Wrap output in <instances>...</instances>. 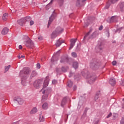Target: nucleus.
Wrapping results in <instances>:
<instances>
[{"label": "nucleus", "instance_id": "1", "mask_svg": "<svg viewBox=\"0 0 124 124\" xmlns=\"http://www.w3.org/2000/svg\"><path fill=\"white\" fill-rule=\"evenodd\" d=\"M81 74L85 78L88 79L87 82L90 84V85L93 84V83L95 82V80H96V76H95V74L92 75L90 74V72L88 71L82 72Z\"/></svg>", "mask_w": 124, "mask_h": 124}, {"label": "nucleus", "instance_id": "2", "mask_svg": "<svg viewBox=\"0 0 124 124\" xmlns=\"http://www.w3.org/2000/svg\"><path fill=\"white\" fill-rule=\"evenodd\" d=\"M30 72H31V69L29 67H25L23 69L22 71H20L19 76L21 77V83L23 86H25V84H26V80H27V77L25 75H27L28 74H30Z\"/></svg>", "mask_w": 124, "mask_h": 124}, {"label": "nucleus", "instance_id": "3", "mask_svg": "<svg viewBox=\"0 0 124 124\" xmlns=\"http://www.w3.org/2000/svg\"><path fill=\"white\" fill-rule=\"evenodd\" d=\"M24 37H25V38H29V39L27 41L24 42V44L27 47V48L32 49V47H34V43H33V42H32L31 39L29 38V36L27 35L24 36Z\"/></svg>", "mask_w": 124, "mask_h": 124}, {"label": "nucleus", "instance_id": "4", "mask_svg": "<svg viewBox=\"0 0 124 124\" xmlns=\"http://www.w3.org/2000/svg\"><path fill=\"white\" fill-rule=\"evenodd\" d=\"M99 65H100V64H99V62H98V60L93 59L91 61L90 63V66L91 68H93V69H97Z\"/></svg>", "mask_w": 124, "mask_h": 124}, {"label": "nucleus", "instance_id": "5", "mask_svg": "<svg viewBox=\"0 0 124 124\" xmlns=\"http://www.w3.org/2000/svg\"><path fill=\"white\" fill-rule=\"evenodd\" d=\"M51 93H52V88H51V87H47L46 90H44L43 92V93L45 94L43 95L42 100H43V99H47L48 96L51 94Z\"/></svg>", "mask_w": 124, "mask_h": 124}, {"label": "nucleus", "instance_id": "6", "mask_svg": "<svg viewBox=\"0 0 124 124\" xmlns=\"http://www.w3.org/2000/svg\"><path fill=\"white\" fill-rule=\"evenodd\" d=\"M56 17H57V14L55 13V11L52 12V15L49 18V20L47 24V28H49L51 24H52V22L56 18Z\"/></svg>", "mask_w": 124, "mask_h": 124}, {"label": "nucleus", "instance_id": "7", "mask_svg": "<svg viewBox=\"0 0 124 124\" xmlns=\"http://www.w3.org/2000/svg\"><path fill=\"white\" fill-rule=\"evenodd\" d=\"M42 83H43V79H38L34 81L33 86L36 89H39L41 85H42Z\"/></svg>", "mask_w": 124, "mask_h": 124}, {"label": "nucleus", "instance_id": "8", "mask_svg": "<svg viewBox=\"0 0 124 124\" xmlns=\"http://www.w3.org/2000/svg\"><path fill=\"white\" fill-rule=\"evenodd\" d=\"M104 48V44L102 42H99L96 46V49L98 51H102Z\"/></svg>", "mask_w": 124, "mask_h": 124}, {"label": "nucleus", "instance_id": "9", "mask_svg": "<svg viewBox=\"0 0 124 124\" xmlns=\"http://www.w3.org/2000/svg\"><path fill=\"white\" fill-rule=\"evenodd\" d=\"M99 33H98V31H95L93 32L91 36L88 37L87 38V40H90V39H93V38H95L97 35H98Z\"/></svg>", "mask_w": 124, "mask_h": 124}, {"label": "nucleus", "instance_id": "10", "mask_svg": "<svg viewBox=\"0 0 124 124\" xmlns=\"http://www.w3.org/2000/svg\"><path fill=\"white\" fill-rule=\"evenodd\" d=\"M14 101L15 102L17 101L19 105H22L24 103V100L20 97H16L14 98Z\"/></svg>", "mask_w": 124, "mask_h": 124}, {"label": "nucleus", "instance_id": "11", "mask_svg": "<svg viewBox=\"0 0 124 124\" xmlns=\"http://www.w3.org/2000/svg\"><path fill=\"white\" fill-rule=\"evenodd\" d=\"M76 41H77V38L71 39L69 50H71V49H72V48L75 46V43H76Z\"/></svg>", "mask_w": 124, "mask_h": 124}, {"label": "nucleus", "instance_id": "12", "mask_svg": "<svg viewBox=\"0 0 124 124\" xmlns=\"http://www.w3.org/2000/svg\"><path fill=\"white\" fill-rule=\"evenodd\" d=\"M86 0H77L76 3V6L78 7H81V6H83V3L85 2Z\"/></svg>", "mask_w": 124, "mask_h": 124}, {"label": "nucleus", "instance_id": "13", "mask_svg": "<svg viewBox=\"0 0 124 124\" xmlns=\"http://www.w3.org/2000/svg\"><path fill=\"white\" fill-rule=\"evenodd\" d=\"M101 96V94L100 93V91H97L96 93V94L94 97V101H97V100H98V98H99V97H100Z\"/></svg>", "mask_w": 124, "mask_h": 124}, {"label": "nucleus", "instance_id": "14", "mask_svg": "<svg viewBox=\"0 0 124 124\" xmlns=\"http://www.w3.org/2000/svg\"><path fill=\"white\" fill-rule=\"evenodd\" d=\"M93 32V28H91L90 29L89 31L84 36V38H83V40H87V38H88V37H90V34L91 33V32Z\"/></svg>", "mask_w": 124, "mask_h": 124}, {"label": "nucleus", "instance_id": "15", "mask_svg": "<svg viewBox=\"0 0 124 124\" xmlns=\"http://www.w3.org/2000/svg\"><path fill=\"white\" fill-rule=\"evenodd\" d=\"M38 74V73H37V72H36L35 70H33L31 73V75L30 77V79H32L33 77H35L36 76H37Z\"/></svg>", "mask_w": 124, "mask_h": 124}, {"label": "nucleus", "instance_id": "16", "mask_svg": "<svg viewBox=\"0 0 124 124\" xmlns=\"http://www.w3.org/2000/svg\"><path fill=\"white\" fill-rule=\"evenodd\" d=\"M62 43H64V40H62L61 41L60 40V39H59L55 43V46H56V47H60V46H61V45L62 44Z\"/></svg>", "mask_w": 124, "mask_h": 124}, {"label": "nucleus", "instance_id": "17", "mask_svg": "<svg viewBox=\"0 0 124 124\" xmlns=\"http://www.w3.org/2000/svg\"><path fill=\"white\" fill-rule=\"evenodd\" d=\"M55 31L59 34H61L62 33V32L63 31V28L61 27H58L56 29Z\"/></svg>", "mask_w": 124, "mask_h": 124}, {"label": "nucleus", "instance_id": "18", "mask_svg": "<svg viewBox=\"0 0 124 124\" xmlns=\"http://www.w3.org/2000/svg\"><path fill=\"white\" fill-rule=\"evenodd\" d=\"M17 23L19 25H20V26H23V25L26 23L25 21V18L23 17L17 20Z\"/></svg>", "mask_w": 124, "mask_h": 124}, {"label": "nucleus", "instance_id": "19", "mask_svg": "<svg viewBox=\"0 0 124 124\" xmlns=\"http://www.w3.org/2000/svg\"><path fill=\"white\" fill-rule=\"evenodd\" d=\"M59 35V34L57 33V32L55 30L52 32V33L51 34V39H54V38H56L57 36Z\"/></svg>", "mask_w": 124, "mask_h": 124}, {"label": "nucleus", "instance_id": "20", "mask_svg": "<svg viewBox=\"0 0 124 124\" xmlns=\"http://www.w3.org/2000/svg\"><path fill=\"white\" fill-rule=\"evenodd\" d=\"M8 31H9V29L7 28H4L1 31V34L3 35H5V34H7L8 33Z\"/></svg>", "mask_w": 124, "mask_h": 124}, {"label": "nucleus", "instance_id": "21", "mask_svg": "<svg viewBox=\"0 0 124 124\" xmlns=\"http://www.w3.org/2000/svg\"><path fill=\"white\" fill-rule=\"evenodd\" d=\"M72 65L75 69H78V67H79V63L77 61H75L73 62Z\"/></svg>", "mask_w": 124, "mask_h": 124}, {"label": "nucleus", "instance_id": "22", "mask_svg": "<svg viewBox=\"0 0 124 124\" xmlns=\"http://www.w3.org/2000/svg\"><path fill=\"white\" fill-rule=\"evenodd\" d=\"M69 60L68 59V58L67 57H64V58H62L61 60L60 61V62L61 63H62L63 62H68Z\"/></svg>", "mask_w": 124, "mask_h": 124}, {"label": "nucleus", "instance_id": "23", "mask_svg": "<svg viewBox=\"0 0 124 124\" xmlns=\"http://www.w3.org/2000/svg\"><path fill=\"white\" fill-rule=\"evenodd\" d=\"M67 101V100L66 99V97H64L61 102V105L62 107H64V105L66 104Z\"/></svg>", "mask_w": 124, "mask_h": 124}, {"label": "nucleus", "instance_id": "24", "mask_svg": "<svg viewBox=\"0 0 124 124\" xmlns=\"http://www.w3.org/2000/svg\"><path fill=\"white\" fill-rule=\"evenodd\" d=\"M109 83L111 86H114L116 84V79L114 78H111L109 80Z\"/></svg>", "mask_w": 124, "mask_h": 124}, {"label": "nucleus", "instance_id": "25", "mask_svg": "<svg viewBox=\"0 0 124 124\" xmlns=\"http://www.w3.org/2000/svg\"><path fill=\"white\" fill-rule=\"evenodd\" d=\"M110 23H115L117 22V17L116 16H112L109 19Z\"/></svg>", "mask_w": 124, "mask_h": 124}, {"label": "nucleus", "instance_id": "26", "mask_svg": "<svg viewBox=\"0 0 124 124\" xmlns=\"http://www.w3.org/2000/svg\"><path fill=\"white\" fill-rule=\"evenodd\" d=\"M42 116V112H41L40 114H39V120L40 123H41L42 122H44V121H45L44 116H42Z\"/></svg>", "mask_w": 124, "mask_h": 124}, {"label": "nucleus", "instance_id": "27", "mask_svg": "<svg viewBox=\"0 0 124 124\" xmlns=\"http://www.w3.org/2000/svg\"><path fill=\"white\" fill-rule=\"evenodd\" d=\"M48 85H49V81H48V80L47 79L45 80L44 82L43 89H45V88H46V87H47Z\"/></svg>", "mask_w": 124, "mask_h": 124}, {"label": "nucleus", "instance_id": "28", "mask_svg": "<svg viewBox=\"0 0 124 124\" xmlns=\"http://www.w3.org/2000/svg\"><path fill=\"white\" fill-rule=\"evenodd\" d=\"M120 8L122 12L124 11V2H122L120 4Z\"/></svg>", "mask_w": 124, "mask_h": 124}, {"label": "nucleus", "instance_id": "29", "mask_svg": "<svg viewBox=\"0 0 124 124\" xmlns=\"http://www.w3.org/2000/svg\"><path fill=\"white\" fill-rule=\"evenodd\" d=\"M42 108L44 110H47L48 109V103H45L43 105H42Z\"/></svg>", "mask_w": 124, "mask_h": 124}, {"label": "nucleus", "instance_id": "30", "mask_svg": "<svg viewBox=\"0 0 124 124\" xmlns=\"http://www.w3.org/2000/svg\"><path fill=\"white\" fill-rule=\"evenodd\" d=\"M8 14L7 13H5L2 16V20L3 21H6L7 20V17H8Z\"/></svg>", "mask_w": 124, "mask_h": 124}, {"label": "nucleus", "instance_id": "31", "mask_svg": "<svg viewBox=\"0 0 124 124\" xmlns=\"http://www.w3.org/2000/svg\"><path fill=\"white\" fill-rule=\"evenodd\" d=\"M56 1H58L59 4L60 5V6L63 5V2H64V0H56Z\"/></svg>", "mask_w": 124, "mask_h": 124}, {"label": "nucleus", "instance_id": "32", "mask_svg": "<svg viewBox=\"0 0 124 124\" xmlns=\"http://www.w3.org/2000/svg\"><path fill=\"white\" fill-rule=\"evenodd\" d=\"M24 18L25 23L26 22H30L31 20V16H26Z\"/></svg>", "mask_w": 124, "mask_h": 124}, {"label": "nucleus", "instance_id": "33", "mask_svg": "<svg viewBox=\"0 0 124 124\" xmlns=\"http://www.w3.org/2000/svg\"><path fill=\"white\" fill-rule=\"evenodd\" d=\"M37 112V108H34L30 112V114H35Z\"/></svg>", "mask_w": 124, "mask_h": 124}, {"label": "nucleus", "instance_id": "34", "mask_svg": "<svg viewBox=\"0 0 124 124\" xmlns=\"http://www.w3.org/2000/svg\"><path fill=\"white\" fill-rule=\"evenodd\" d=\"M105 33L108 34V36L110 35V33L109 32V28L106 27L105 29Z\"/></svg>", "mask_w": 124, "mask_h": 124}, {"label": "nucleus", "instance_id": "35", "mask_svg": "<svg viewBox=\"0 0 124 124\" xmlns=\"http://www.w3.org/2000/svg\"><path fill=\"white\" fill-rule=\"evenodd\" d=\"M53 1H54V0H51L50 2L46 5V9H49V8H50V5L52 4V2H53Z\"/></svg>", "mask_w": 124, "mask_h": 124}, {"label": "nucleus", "instance_id": "36", "mask_svg": "<svg viewBox=\"0 0 124 124\" xmlns=\"http://www.w3.org/2000/svg\"><path fill=\"white\" fill-rule=\"evenodd\" d=\"M73 85V82H72V81H71V80H69L68 82L67 86H68V87H69V88H71V87H72Z\"/></svg>", "mask_w": 124, "mask_h": 124}, {"label": "nucleus", "instance_id": "37", "mask_svg": "<svg viewBox=\"0 0 124 124\" xmlns=\"http://www.w3.org/2000/svg\"><path fill=\"white\" fill-rule=\"evenodd\" d=\"M81 47V43H79L78 44H77L76 50L77 51H79L80 50V48Z\"/></svg>", "mask_w": 124, "mask_h": 124}, {"label": "nucleus", "instance_id": "38", "mask_svg": "<svg viewBox=\"0 0 124 124\" xmlns=\"http://www.w3.org/2000/svg\"><path fill=\"white\" fill-rule=\"evenodd\" d=\"M110 2H108L106 6L104 7V9H108V8H109V7H110Z\"/></svg>", "mask_w": 124, "mask_h": 124}, {"label": "nucleus", "instance_id": "39", "mask_svg": "<svg viewBox=\"0 0 124 124\" xmlns=\"http://www.w3.org/2000/svg\"><path fill=\"white\" fill-rule=\"evenodd\" d=\"M71 55H72V57H73V58H76L77 57V53H76V52H72L71 53Z\"/></svg>", "mask_w": 124, "mask_h": 124}, {"label": "nucleus", "instance_id": "40", "mask_svg": "<svg viewBox=\"0 0 124 124\" xmlns=\"http://www.w3.org/2000/svg\"><path fill=\"white\" fill-rule=\"evenodd\" d=\"M10 65H8L7 66H5V71L7 72L8 70L10 68Z\"/></svg>", "mask_w": 124, "mask_h": 124}, {"label": "nucleus", "instance_id": "41", "mask_svg": "<svg viewBox=\"0 0 124 124\" xmlns=\"http://www.w3.org/2000/svg\"><path fill=\"white\" fill-rule=\"evenodd\" d=\"M120 124H124V115L122 117L120 121Z\"/></svg>", "mask_w": 124, "mask_h": 124}, {"label": "nucleus", "instance_id": "42", "mask_svg": "<svg viewBox=\"0 0 124 124\" xmlns=\"http://www.w3.org/2000/svg\"><path fill=\"white\" fill-rule=\"evenodd\" d=\"M61 70L62 72H66L67 71L66 69L63 66L62 67Z\"/></svg>", "mask_w": 124, "mask_h": 124}, {"label": "nucleus", "instance_id": "43", "mask_svg": "<svg viewBox=\"0 0 124 124\" xmlns=\"http://www.w3.org/2000/svg\"><path fill=\"white\" fill-rule=\"evenodd\" d=\"M56 72H57L58 74H61V69H60L59 68H56Z\"/></svg>", "mask_w": 124, "mask_h": 124}, {"label": "nucleus", "instance_id": "44", "mask_svg": "<svg viewBox=\"0 0 124 124\" xmlns=\"http://www.w3.org/2000/svg\"><path fill=\"white\" fill-rule=\"evenodd\" d=\"M56 56L55 54H54L53 56L52 57V58L51 59V62H55V58H56Z\"/></svg>", "mask_w": 124, "mask_h": 124}, {"label": "nucleus", "instance_id": "45", "mask_svg": "<svg viewBox=\"0 0 124 124\" xmlns=\"http://www.w3.org/2000/svg\"><path fill=\"white\" fill-rule=\"evenodd\" d=\"M40 67H41V66L40 65V63H37L36 64V68H37L38 69H40Z\"/></svg>", "mask_w": 124, "mask_h": 124}, {"label": "nucleus", "instance_id": "46", "mask_svg": "<svg viewBox=\"0 0 124 124\" xmlns=\"http://www.w3.org/2000/svg\"><path fill=\"white\" fill-rule=\"evenodd\" d=\"M110 1L112 3H116V2L119 1V0H110Z\"/></svg>", "mask_w": 124, "mask_h": 124}, {"label": "nucleus", "instance_id": "47", "mask_svg": "<svg viewBox=\"0 0 124 124\" xmlns=\"http://www.w3.org/2000/svg\"><path fill=\"white\" fill-rule=\"evenodd\" d=\"M58 83V81L56 79H54L52 81V83L54 85L57 84Z\"/></svg>", "mask_w": 124, "mask_h": 124}, {"label": "nucleus", "instance_id": "48", "mask_svg": "<svg viewBox=\"0 0 124 124\" xmlns=\"http://www.w3.org/2000/svg\"><path fill=\"white\" fill-rule=\"evenodd\" d=\"M33 24H34V21H33V20H31V19L30 21V26H32V25H33Z\"/></svg>", "mask_w": 124, "mask_h": 124}, {"label": "nucleus", "instance_id": "49", "mask_svg": "<svg viewBox=\"0 0 124 124\" xmlns=\"http://www.w3.org/2000/svg\"><path fill=\"white\" fill-rule=\"evenodd\" d=\"M122 30H124V27H121L120 28H119L117 30V31L119 32H120L121 31H122Z\"/></svg>", "mask_w": 124, "mask_h": 124}, {"label": "nucleus", "instance_id": "50", "mask_svg": "<svg viewBox=\"0 0 124 124\" xmlns=\"http://www.w3.org/2000/svg\"><path fill=\"white\" fill-rule=\"evenodd\" d=\"M112 65H117V61H114L112 62Z\"/></svg>", "mask_w": 124, "mask_h": 124}, {"label": "nucleus", "instance_id": "51", "mask_svg": "<svg viewBox=\"0 0 124 124\" xmlns=\"http://www.w3.org/2000/svg\"><path fill=\"white\" fill-rule=\"evenodd\" d=\"M112 116V113L110 112L109 114L107 116V118H110V117Z\"/></svg>", "mask_w": 124, "mask_h": 124}, {"label": "nucleus", "instance_id": "52", "mask_svg": "<svg viewBox=\"0 0 124 124\" xmlns=\"http://www.w3.org/2000/svg\"><path fill=\"white\" fill-rule=\"evenodd\" d=\"M103 29V26L101 25L100 27L99 28V31H102Z\"/></svg>", "mask_w": 124, "mask_h": 124}, {"label": "nucleus", "instance_id": "53", "mask_svg": "<svg viewBox=\"0 0 124 124\" xmlns=\"http://www.w3.org/2000/svg\"><path fill=\"white\" fill-rule=\"evenodd\" d=\"M72 75H73V73L71 72H70L69 77L70 78V77H72Z\"/></svg>", "mask_w": 124, "mask_h": 124}, {"label": "nucleus", "instance_id": "54", "mask_svg": "<svg viewBox=\"0 0 124 124\" xmlns=\"http://www.w3.org/2000/svg\"><path fill=\"white\" fill-rule=\"evenodd\" d=\"M54 54L56 56H60V50L59 51H57L56 53H54Z\"/></svg>", "mask_w": 124, "mask_h": 124}, {"label": "nucleus", "instance_id": "55", "mask_svg": "<svg viewBox=\"0 0 124 124\" xmlns=\"http://www.w3.org/2000/svg\"><path fill=\"white\" fill-rule=\"evenodd\" d=\"M73 90L74 91H76L77 90V86L76 85L74 86Z\"/></svg>", "mask_w": 124, "mask_h": 124}, {"label": "nucleus", "instance_id": "56", "mask_svg": "<svg viewBox=\"0 0 124 124\" xmlns=\"http://www.w3.org/2000/svg\"><path fill=\"white\" fill-rule=\"evenodd\" d=\"M87 112H88V108H85V110H84V114H85V115H86V114H87Z\"/></svg>", "mask_w": 124, "mask_h": 124}, {"label": "nucleus", "instance_id": "57", "mask_svg": "<svg viewBox=\"0 0 124 124\" xmlns=\"http://www.w3.org/2000/svg\"><path fill=\"white\" fill-rule=\"evenodd\" d=\"M42 39H43V37L42 36H39V37H38L39 40H42Z\"/></svg>", "mask_w": 124, "mask_h": 124}, {"label": "nucleus", "instance_id": "58", "mask_svg": "<svg viewBox=\"0 0 124 124\" xmlns=\"http://www.w3.org/2000/svg\"><path fill=\"white\" fill-rule=\"evenodd\" d=\"M19 49L21 50V49H23V46H22V45H19L18 46Z\"/></svg>", "mask_w": 124, "mask_h": 124}, {"label": "nucleus", "instance_id": "59", "mask_svg": "<svg viewBox=\"0 0 124 124\" xmlns=\"http://www.w3.org/2000/svg\"><path fill=\"white\" fill-rule=\"evenodd\" d=\"M88 26H89V23H85V26H84L85 28L88 27Z\"/></svg>", "mask_w": 124, "mask_h": 124}, {"label": "nucleus", "instance_id": "60", "mask_svg": "<svg viewBox=\"0 0 124 124\" xmlns=\"http://www.w3.org/2000/svg\"><path fill=\"white\" fill-rule=\"evenodd\" d=\"M121 85L122 86H124V81H122V82L121 83Z\"/></svg>", "mask_w": 124, "mask_h": 124}, {"label": "nucleus", "instance_id": "61", "mask_svg": "<svg viewBox=\"0 0 124 124\" xmlns=\"http://www.w3.org/2000/svg\"><path fill=\"white\" fill-rule=\"evenodd\" d=\"M20 58H22V59H25V56L24 55H21Z\"/></svg>", "mask_w": 124, "mask_h": 124}, {"label": "nucleus", "instance_id": "62", "mask_svg": "<svg viewBox=\"0 0 124 124\" xmlns=\"http://www.w3.org/2000/svg\"><path fill=\"white\" fill-rule=\"evenodd\" d=\"M18 59H21V57L20 56V54L17 56Z\"/></svg>", "mask_w": 124, "mask_h": 124}, {"label": "nucleus", "instance_id": "63", "mask_svg": "<svg viewBox=\"0 0 124 124\" xmlns=\"http://www.w3.org/2000/svg\"><path fill=\"white\" fill-rule=\"evenodd\" d=\"M122 108H123V109H124V105L123 106H122Z\"/></svg>", "mask_w": 124, "mask_h": 124}, {"label": "nucleus", "instance_id": "64", "mask_svg": "<svg viewBox=\"0 0 124 124\" xmlns=\"http://www.w3.org/2000/svg\"><path fill=\"white\" fill-rule=\"evenodd\" d=\"M112 43H116V41L113 42Z\"/></svg>", "mask_w": 124, "mask_h": 124}]
</instances>
